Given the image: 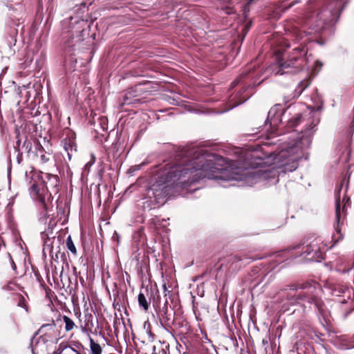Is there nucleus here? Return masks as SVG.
Here are the masks:
<instances>
[{
	"instance_id": "obj_3",
	"label": "nucleus",
	"mask_w": 354,
	"mask_h": 354,
	"mask_svg": "<svg viewBox=\"0 0 354 354\" xmlns=\"http://www.w3.org/2000/svg\"><path fill=\"white\" fill-rule=\"evenodd\" d=\"M299 290L297 292V302H307L310 304H314L319 313L326 319L330 315V312L324 302L319 298L322 292L320 286L314 281L307 282L301 284Z\"/></svg>"
},
{
	"instance_id": "obj_15",
	"label": "nucleus",
	"mask_w": 354,
	"mask_h": 354,
	"mask_svg": "<svg viewBox=\"0 0 354 354\" xmlns=\"http://www.w3.org/2000/svg\"><path fill=\"white\" fill-rule=\"evenodd\" d=\"M89 343L91 349L90 354H102V348L98 343H96L91 337L89 339Z\"/></svg>"
},
{
	"instance_id": "obj_16",
	"label": "nucleus",
	"mask_w": 354,
	"mask_h": 354,
	"mask_svg": "<svg viewBox=\"0 0 354 354\" xmlns=\"http://www.w3.org/2000/svg\"><path fill=\"white\" fill-rule=\"evenodd\" d=\"M138 300L139 305L141 307H142L145 310H147L149 308V304H148V302L146 299V297L143 293L140 292L138 295Z\"/></svg>"
},
{
	"instance_id": "obj_27",
	"label": "nucleus",
	"mask_w": 354,
	"mask_h": 354,
	"mask_svg": "<svg viewBox=\"0 0 354 354\" xmlns=\"http://www.w3.org/2000/svg\"><path fill=\"white\" fill-rule=\"evenodd\" d=\"M72 351H74L75 353V354H81L80 352H78L77 351H76L75 348H71Z\"/></svg>"
},
{
	"instance_id": "obj_28",
	"label": "nucleus",
	"mask_w": 354,
	"mask_h": 354,
	"mask_svg": "<svg viewBox=\"0 0 354 354\" xmlns=\"http://www.w3.org/2000/svg\"><path fill=\"white\" fill-rule=\"evenodd\" d=\"M222 161V162H225L223 160H218V162L216 163V165H220V162Z\"/></svg>"
},
{
	"instance_id": "obj_12",
	"label": "nucleus",
	"mask_w": 354,
	"mask_h": 354,
	"mask_svg": "<svg viewBox=\"0 0 354 354\" xmlns=\"http://www.w3.org/2000/svg\"><path fill=\"white\" fill-rule=\"evenodd\" d=\"M62 144L64 150L67 152L68 158L69 160L71 159L73 151H76V145L75 140L71 138H66L62 140Z\"/></svg>"
},
{
	"instance_id": "obj_29",
	"label": "nucleus",
	"mask_w": 354,
	"mask_h": 354,
	"mask_svg": "<svg viewBox=\"0 0 354 354\" xmlns=\"http://www.w3.org/2000/svg\"><path fill=\"white\" fill-rule=\"evenodd\" d=\"M11 285H13L12 283H10L8 285V288L11 289Z\"/></svg>"
},
{
	"instance_id": "obj_18",
	"label": "nucleus",
	"mask_w": 354,
	"mask_h": 354,
	"mask_svg": "<svg viewBox=\"0 0 354 354\" xmlns=\"http://www.w3.org/2000/svg\"><path fill=\"white\" fill-rule=\"evenodd\" d=\"M66 243L68 250L71 251V252L73 253L74 255L77 254V250L71 236H68L67 237Z\"/></svg>"
},
{
	"instance_id": "obj_13",
	"label": "nucleus",
	"mask_w": 354,
	"mask_h": 354,
	"mask_svg": "<svg viewBox=\"0 0 354 354\" xmlns=\"http://www.w3.org/2000/svg\"><path fill=\"white\" fill-rule=\"evenodd\" d=\"M45 178L42 179L44 182L45 187H47V189L48 190L49 188L50 189H56L59 184V178L55 175H52L50 174H45Z\"/></svg>"
},
{
	"instance_id": "obj_5",
	"label": "nucleus",
	"mask_w": 354,
	"mask_h": 354,
	"mask_svg": "<svg viewBox=\"0 0 354 354\" xmlns=\"http://www.w3.org/2000/svg\"><path fill=\"white\" fill-rule=\"evenodd\" d=\"M326 245L320 237H310L305 243L296 245L294 250H299L307 261H319L324 259Z\"/></svg>"
},
{
	"instance_id": "obj_25",
	"label": "nucleus",
	"mask_w": 354,
	"mask_h": 354,
	"mask_svg": "<svg viewBox=\"0 0 354 354\" xmlns=\"http://www.w3.org/2000/svg\"><path fill=\"white\" fill-rule=\"evenodd\" d=\"M243 102H244V100H243V101H242V102H240L236 103L235 104H234L233 106H232L230 108H229V110H230V109H232L233 107H235V106H236L237 105H239V104H240L243 103Z\"/></svg>"
},
{
	"instance_id": "obj_20",
	"label": "nucleus",
	"mask_w": 354,
	"mask_h": 354,
	"mask_svg": "<svg viewBox=\"0 0 354 354\" xmlns=\"http://www.w3.org/2000/svg\"><path fill=\"white\" fill-rule=\"evenodd\" d=\"M144 328L146 329V332L149 336V340L153 342L154 339V335L152 333L151 330L150 324L148 322H145L144 324Z\"/></svg>"
},
{
	"instance_id": "obj_30",
	"label": "nucleus",
	"mask_w": 354,
	"mask_h": 354,
	"mask_svg": "<svg viewBox=\"0 0 354 354\" xmlns=\"http://www.w3.org/2000/svg\"><path fill=\"white\" fill-rule=\"evenodd\" d=\"M155 194V197H158L159 196L160 194H157V193H153Z\"/></svg>"
},
{
	"instance_id": "obj_7",
	"label": "nucleus",
	"mask_w": 354,
	"mask_h": 354,
	"mask_svg": "<svg viewBox=\"0 0 354 354\" xmlns=\"http://www.w3.org/2000/svg\"><path fill=\"white\" fill-rule=\"evenodd\" d=\"M306 50L303 46H297L295 47L292 52L289 55L288 59L286 62H281V61L279 62V64L281 67L280 71L277 73L281 75H283L286 73L293 72L295 73L297 70L290 71H284L285 69L289 68H295L297 70H301L304 67L305 65V58L304 56L306 55Z\"/></svg>"
},
{
	"instance_id": "obj_2",
	"label": "nucleus",
	"mask_w": 354,
	"mask_h": 354,
	"mask_svg": "<svg viewBox=\"0 0 354 354\" xmlns=\"http://www.w3.org/2000/svg\"><path fill=\"white\" fill-rule=\"evenodd\" d=\"M319 120H314L302 132L299 140L295 141L294 144H288V146L277 155L275 161L279 167H283L285 170L292 171L297 168V161L304 156V151L308 149L311 144L312 137L315 131V127L318 124Z\"/></svg>"
},
{
	"instance_id": "obj_21",
	"label": "nucleus",
	"mask_w": 354,
	"mask_h": 354,
	"mask_svg": "<svg viewBox=\"0 0 354 354\" xmlns=\"http://www.w3.org/2000/svg\"><path fill=\"white\" fill-rule=\"evenodd\" d=\"M301 116L300 115H297L295 118L292 119L290 122L291 126H297L301 120Z\"/></svg>"
},
{
	"instance_id": "obj_14",
	"label": "nucleus",
	"mask_w": 354,
	"mask_h": 354,
	"mask_svg": "<svg viewBox=\"0 0 354 354\" xmlns=\"http://www.w3.org/2000/svg\"><path fill=\"white\" fill-rule=\"evenodd\" d=\"M93 326V315L87 309L84 314V326L82 328V331L87 330L91 331Z\"/></svg>"
},
{
	"instance_id": "obj_8",
	"label": "nucleus",
	"mask_w": 354,
	"mask_h": 354,
	"mask_svg": "<svg viewBox=\"0 0 354 354\" xmlns=\"http://www.w3.org/2000/svg\"><path fill=\"white\" fill-rule=\"evenodd\" d=\"M28 190L30 197L38 205H46V203H51V194L45 187L43 180L39 176L31 178Z\"/></svg>"
},
{
	"instance_id": "obj_17",
	"label": "nucleus",
	"mask_w": 354,
	"mask_h": 354,
	"mask_svg": "<svg viewBox=\"0 0 354 354\" xmlns=\"http://www.w3.org/2000/svg\"><path fill=\"white\" fill-rule=\"evenodd\" d=\"M63 320L65 323V330L66 331H70L74 328L75 323L70 317L64 315L63 317Z\"/></svg>"
},
{
	"instance_id": "obj_10",
	"label": "nucleus",
	"mask_w": 354,
	"mask_h": 354,
	"mask_svg": "<svg viewBox=\"0 0 354 354\" xmlns=\"http://www.w3.org/2000/svg\"><path fill=\"white\" fill-rule=\"evenodd\" d=\"M50 203H46V205H39L41 208L39 221L44 224H46L48 223V230H52L53 226L55 225V221L50 218L49 210Z\"/></svg>"
},
{
	"instance_id": "obj_24",
	"label": "nucleus",
	"mask_w": 354,
	"mask_h": 354,
	"mask_svg": "<svg viewBox=\"0 0 354 354\" xmlns=\"http://www.w3.org/2000/svg\"><path fill=\"white\" fill-rule=\"evenodd\" d=\"M72 47H73V46H71V45H70V44L68 43V44H67L66 45V46H65V50H66V51H68V52H69V51H71V50H74L75 49L72 48Z\"/></svg>"
},
{
	"instance_id": "obj_9",
	"label": "nucleus",
	"mask_w": 354,
	"mask_h": 354,
	"mask_svg": "<svg viewBox=\"0 0 354 354\" xmlns=\"http://www.w3.org/2000/svg\"><path fill=\"white\" fill-rule=\"evenodd\" d=\"M283 113V109L282 107L279 104L274 105L270 109L266 123L269 122L271 126L277 125L281 121Z\"/></svg>"
},
{
	"instance_id": "obj_1",
	"label": "nucleus",
	"mask_w": 354,
	"mask_h": 354,
	"mask_svg": "<svg viewBox=\"0 0 354 354\" xmlns=\"http://www.w3.org/2000/svg\"><path fill=\"white\" fill-rule=\"evenodd\" d=\"M189 154L194 157L189 162L187 158L183 159L180 164L165 171L158 177L159 182L167 184V186L180 184L183 187L205 178L244 181L246 184L254 183L256 175L253 172L235 167L234 163L227 162L225 167L221 168L215 167L214 160L207 158V155L203 153V149H193Z\"/></svg>"
},
{
	"instance_id": "obj_26",
	"label": "nucleus",
	"mask_w": 354,
	"mask_h": 354,
	"mask_svg": "<svg viewBox=\"0 0 354 354\" xmlns=\"http://www.w3.org/2000/svg\"><path fill=\"white\" fill-rule=\"evenodd\" d=\"M163 310L165 311V313H167V304H165V306L162 308Z\"/></svg>"
},
{
	"instance_id": "obj_19",
	"label": "nucleus",
	"mask_w": 354,
	"mask_h": 354,
	"mask_svg": "<svg viewBox=\"0 0 354 354\" xmlns=\"http://www.w3.org/2000/svg\"><path fill=\"white\" fill-rule=\"evenodd\" d=\"M17 299H18L17 306L24 308L26 310V311L28 312V307L26 305V301L25 298L22 295H17Z\"/></svg>"
},
{
	"instance_id": "obj_11",
	"label": "nucleus",
	"mask_w": 354,
	"mask_h": 354,
	"mask_svg": "<svg viewBox=\"0 0 354 354\" xmlns=\"http://www.w3.org/2000/svg\"><path fill=\"white\" fill-rule=\"evenodd\" d=\"M344 207H341L339 198H336L335 201V221L337 222V226L335 227V230L338 234H340V227L339 225L341 223H343L344 220Z\"/></svg>"
},
{
	"instance_id": "obj_6",
	"label": "nucleus",
	"mask_w": 354,
	"mask_h": 354,
	"mask_svg": "<svg viewBox=\"0 0 354 354\" xmlns=\"http://www.w3.org/2000/svg\"><path fill=\"white\" fill-rule=\"evenodd\" d=\"M331 295L338 298L342 304L343 317L346 318L354 310V290L344 285H335L331 288Z\"/></svg>"
},
{
	"instance_id": "obj_23",
	"label": "nucleus",
	"mask_w": 354,
	"mask_h": 354,
	"mask_svg": "<svg viewBox=\"0 0 354 354\" xmlns=\"http://www.w3.org/2000/svg\"><path fill=\"white\" fill-rule=\"evenodd\" d=\"M308 84H306L304 82H300V84H299V86H302V88H301L300 91L299 92V93L297 94V95H299L301 94V93L304 90V88L308 86Z\"/></svg>"
},
{
	"instance_id": "obj_22",
	"label": "nucleus",
	"mask_w": 354,
	"mask_h": 354,
	"mask_svg": "<svg viewBox=\"0 0 354 354\" xmlns=\"http://www.w3.org/2000/svg\"><path fill=\"white\" fill-rule=\"evenodd\" d=\"M40 160L42 163H46L49 160V157L46 154H42L40 156Z\"/></svg>"
},
{
	"instance_id": "obj_4",
	"label": "nucleus",
	"mask_w": 354,
	"mask_h": 354,
	"mask_svg": "<svg viewBox=\"0 0 354 354\" xmlns=\"http://www.w3.org/2000/svg\"><path fill=\"white\" fill-rule=\"evenodd\" d=\"M337 17L338 10L331 3L308 15L307 22L315 32H320L326 26L332 25Z\"/></svg>"
}]
</instances>
